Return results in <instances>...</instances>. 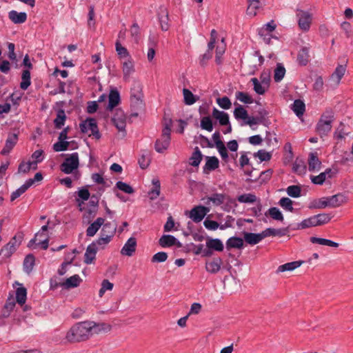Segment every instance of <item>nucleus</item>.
Masks as SVG:
<instances>
[{"instance_id":"nucleus-1","label":"nucleus","mask_w":353,"mask_h":353,"mask_svg":"<svg viewBox=\"0 0 353 353\" xmlns=\"http://www.w3.org/2000/svg\"><path fill=\"white\" fill-rule=\"evenodd\" d=\"M89 321L74 323L67 332L65 339L70 343L88 341L91 337Z\"/></svg>"},{"instance_id":"nucleus-2","label":"nucleus","mask_w":353,"mask_h":353,"mask_svg":"<svg viewBox=\"0 0 353 353\" xmlns=\"http://www.w3.org/2000/svg\"><path fill=\"white\" fill-rule=\"evenodd\" d=\"M334 119V112L332 110H325L321 116L316 124V130L321 137L327 136L331 131Z\"/></svg>"},{"instance_id":"nucleus-3","label":"nucleus","mask_w":353,"mask_h":353,"mask_svg":"<svg viewBox=\"0 0 353 353\" xmlns=\"http://www.w3.org/2000/svg\"><path fill=\"white\" fill-rule=\"evenodd\" d=\"M170 133H171V121L166 123L162 130L161 137L157 139L154 148L159 153H162L166 150L170 143Z\"/></svg>"},{"instance_id":"nucleus-4","label":"nucleus","mask_w":353,"mask_h":353,"mask_svg":"<svg viewBox=\"0 0 353 353\" xmlns=\"http://www.w3.org/2000/svg\"><path fill=\"white\" fill-rule=\"evenodd\" d=\"M79 165V154L73 152L68 154L63 162L60 165V170L69 174L78 169Z\"/></svg>"},{"instance_id":"nucleus-5","label":"nucleus","mask_w":353,"mask_h":353,"mask_svg":"<svg viewBox=\"0 0 353 353\" xmlns=\"http://www.w3.org/2000/svg\"><path fill=\"white\" fill-rule=\"evenodd\" d=\"M79 128L83 133H88L90 132L89 137L93 136L96 139L101 138V134L99 131L97 121L93 118H89L83 121L79 124Z\"/></svg>"},{"instance_id":"nucleus-6","label":"nucleus","mask_w":353,"mask_h":353,"mask_svg":"<svg viewBox=\"0 0 353 353\" xmlns=\"http://www.w3.org/2000/svg\"><path fill=\"white\" fill-rule=\"evenodd\" d=\"M49 239L46 233L39 231L36 233L34 238L31 239L28 243V248L35 249L37 245H40L43 250L48 248Z\"/></svg>"},{"instance_id":"nucleus-7","label":"nucleus","mask_w":353,"mask_h":353,"mask_svg":"<svg viewBox=\"0 0 353 353\" xmlns=\"http://www.w3.org/2000/svg\"><path fill=\"white\" fill-rule=\"evenodd\" d=\"M298 24L301 30L307 32L310 30L312 23V14L308 12L298 9L296 10Z\"/></svg>"},{"instance_id":"nucleus-8","label":"nucleus","mask_w":353,"mask_h":353,"mask_svg":"<svg viewBox=\"0 0 353 353\" xmlns=\"http://www.w3.org/2000/svg\"><path fill=\"white\" fill-rule=\"evenodd\" d=\"M210 211L208 207L203 205H196L189 212V217L194 222L199 223L205 216Z\"/></svg>"},{"instance_id":"nucleus-9","label":"nucleus","mask_w":353,"mask_h":353,"mask_svg":"<svg viewBox=\"0 0 353 353\" xmlns=\"http://www.w3.org/2000/svg\"><path fill=\"white\" fill-rule=\"evenodd\" d=\"M89 325L90 327L91 336L93 334H99L102 332H108L111 330L112 326L106 323H96L92 321H89Z\"/></svg>"},{"instance_id":"nucleus-10","label":"nucleus","mask_w":353,"mask_h":353,"mask_svg":"<svg viewBox=\"0 0 353 353\" xmlns=\"http://www.w3.org/2000/svg\"><path fill=\"white\" fill-rule=\"evenodd\" d=\"M348 197L343 193H339L331 196H327L328 207L337 208L346 203Z\"/></svg>"},{"instance_id":"nucleus-11","label":"nucleus","mask_w":353,"mask_h":353,"mask_svg":"<svg viewBox=\"0 0 353 353\" xmlns=\"http://www.w3.org/2000/svg\"><path fill=\"white\" fill-rule=\"evenodd\" d=\"M137 247V239L134 237H130L125 243L121 250L123 255L131 256L135 252Z\"/></svg>"},{"instance_id":"nucleus-12","label":"nucleus","mask_w":353,"mask_h":353,"mask_svg":"<svg viewBox=\"0 0 353 353\" xmlns=\"http://www.w3.org/2000/svg\"><path fill=\"white\" fill-rule=\"evenodd\" d=\"M223 261L220 257L214 258L211 261H207L205 263V269L207 272L211 274H216L220 270Z\"/></svg>"},{"instance_id":"nucleus-13","label":"nucleus","mask_w":353,"mask_h":353,"mask_svg":"<svg viewBox=\"0 0 353 353\" xmlns=\"http://www.w3.org/2000/svg\"><path fill=\"white\" fill-rule=\"evenodd\" d=\"M82 279L80 278V276L78 274H74L69 278H68L65 282L60 283V284H56L54 288L57 287L58 285L62 286L65 289H70L73 288L78 287L80 283H81Z\"/></svg>"},{"instance_id":"nucleus-14","label":"nucleus","mask_w":353,"mask_h":353,"mask_svg":"<svg viewBox=\"0 0 353 353\" xmlns=\"http://www.w3.org/2000/svg\"><path fill=\"white\" fill-rule=\"evenodd\" d=\"M105 219L101 217L97 218L93 223H92L86 230V236L88 237L94 236L99 228L103 225Z\"/></svg>"},{"instance_id":"nucleus-15","label":"nucleus","mask_w":353,"mask_h":353,"mask_svg":"<svg viewBox=\"0 0 353 353\" xmlns=\"http://www.w3.org/2000/svg\"><path fill=\"white\" fill-rule=\"evenodd\" d=\"M18 140V137L17 134H10L6 139L5 146L1 151V154L2 155H6L12 150L14 146L16 145Z\"/></svg>"},{"instance_id":"nucleus-16","label":"nucleus","mask_w":353,"mask_h":353,"mask_svg":"<svg viewBox=\"0 0 353 353\" xmlns=\"http://www.w3.org/2000/svg\"><path fill=\"white\" fill-rule=\"evenodd\" d=\"M97 252V247L96 246V243H92L89 245L86 249L85 255H84V262L86 264H90L95 259L96 254Z\"/></svg>"},{"instance_id":"nucleus-17","label":"nucleus","mask_w":353,"mask_h":353,"mask_svg":"<svg viewBox=\"0 0 353 353\" xmlns=\"http://www.w3.org/2000/svg\"><path fill=\"white\" fill-rule=\"evenodd\" d=\"M120 103V94L116 89L111 90L108 97V105L107 109L112 110Z\"/></svg>"},{"instance_id":"nucleus-18","label":"nucleus","mask_w":353,"mask_h":353,"mask_svg":"<svg viewBox=\"0 0 353 353\" xmlns=\"http://www.w3.org/2000/svg\"><path fill=\"white\" fill-rule=\"evenodd\" d=\"M212 117L219 121L221 125H225L230 123L228 114L215 108L212 111Z\"/></svg>"},{"instance_id":"nucleus-19","label":"nucleus","mask_w":353,"mask_h":353,"mask_svg":"<svg viewBox=\"0 0 353 353\" xmlns=\"http://www.w3.org/2000/svg\"><path fill=\"white\" fill-rule=\"evenodd\" d=\"M122 71L124 81H129L130 75L134 72V64L130 57L128 61L123 62Z\"/></svg>"},{"instance_id":"nucleus-20","label":"nucleus","mask_w":353,"mask_h":353,"mask_svg":"<svg viewBox=\"0 0 353 353\" xmlns=\"http://www.w3.org/2000/svg\"><path fill=\"white\" fill-rule=\"evenodd\" d=\"M177 243L179 246H180L181 244L177 241V239L174 236L169 234L163 235L159 241V245L163 248L171 247L176 245Z\"/></svg>"},{"instance_id":"nucleus-21","label":"nucleus","mask_w":353,"mask_h":353,"mask_svg":"<svg viewBox=\"0 0 353 353\" xmlns=\"http://www.w3.org/2000/svg\"><path fill=\"white\" fill-rule=\"evenodd\" d=\"M8 17L14 23H23L27 19V14L26 12H18L15 10H11L8 13Z\"/></svg>"},{"instance_id":"nucleus-22","label":"nucleus","mask_w":353,"mask_h":353,"mask_svg":"<svg viewBox=\"0 0 353 353\" xmlns=\"http://www.w3.org/2000/svg\"><path fill=\"white\" fill-rule=\"evenodd\" d=\"M297 61L301 65H306L310 61L309 48L303 47L297 55Z\"/></svg>"},{"instance_id":"nucleus-23","label":"nucleus","mask_w":353,"mask_h":353,"mask_svg":"<svg viewBox=\"0 0 353 353\" xmlns=\"http://www.w3.org/2000/svg\"><path fill=\"white\" fill-rule=\"evenodd\" d=\"M345 71V65H339L331 75V80L334 81L336 85H339L342 77L344 76Z\"/></svg>"},{"instance_id":"nucleus-24","label":"nucleus","mask_w":353,"mask_h":353,"mask_svg":"<svg viewBox=\"0 0 353 353\" xmlns=\"http://www.w3.org/2000/svg\"><path fill=\"white\" fill-rule=\"evenodd\" d=\"M117 230V225L110 222L104 223L101 232V234L112 239Z\"/></svg>"},{"instance_id":"nucleus-25","label":"nucleus","mask_w":353,"mask_h":353,"mask_svg":"<svg viewBox=\"0 0 353 353\" xmlns=\"http://www.w3.org/2000/svg\"><path fill=\"white\" fill-rule=\"evenodd\" d=\"M327 207H328L327 196L314 199L310 203L308 206L310 209H324Z\"/></svg>"},{"instance_id":"nucleus-26","label":"nucleus","mask_w":353,"mask_h":353,"mask_svg":"<svg viewBox=\"0 0 353 353\" xmlns=\"http://www.w3.org/2000/svg\"><path fill=\"white\" fill-rule=\"evenodd\" d=\"M292 110L296 115L300 118L303 115L305 111V105L302 100L296 99L292 104Z\"/></svg>"},{"instance_id":"nucleus-27","label":"nucleus","mask_w":353,"mask_h":353,"mask_svg":"<svg viewBox=\"0 0 353 353\" xmlns=\"http://www.w3.org/2000/svg\"><path fill=\"white\" fill-rule=\"evenodd\" d=\"M321 162L319 161L317 154L311 152L308 158V169L310 171L319 170L321 167Z\"/></svg>"},{"instance_id":"nucleus-28","label":"nucleus","mask_w":353,"mask_h":353,"mask_svg":"<svg viewBox=\"0 0 353 353\" xmlns=\"http://www.w3.org/2000/svg\"><path fill=\"white\" fill-rule=\"evenodd\" d=\"M35 265V257L33 254H28L23 261V270L27 274H30Z\"/></svg>"},{"instance_id":"nucleus-29","label":"nucleus","mask_w":353,"mask_h":353,"mask_svg":"<svg viewBox=\"0 0 353 353\" xmlns=\"http://www.w3.org/2000/svg\"><path fill=\"white\" fill-rule=\"evenodd\" d=\"M276 26L274 21L272 20L265 24V26L259 30V34L263 39H266V37L268 36V34L272 33L276 29Z\"/></svg>"},{"instance_id":"nucleus-30","label":"nucleus","mask_w":353,"mask_h":353,"mask_svg":"<svg viewBox=\"0 0 353 353\" xmlns=\"http://www.w3.org/2000/svg\"><path fill=\"white\" fill-rule=\"evenodd\" d=\"M243 234L245 241L250 245H256L262 241L259 233L244 232Z\"/></svg>"},{"instance_id":"nucleus-31","label":"nucleus","mask_w":353,"mask_h":353,"mask_svg":"<svg viewBox=\"0 0 353 353\" xmlns=\"http://www.w3.org/2000/svg\"><path fill=\"white\" fill-rule=\"evenodd\" d=\"M310 241L311 243H315V244L327 245V246L333 247V248L339 247L338 243L332 241L330 239H323V238H319V237H316V236H312V237H310Z\"/></svg>"},{"instance_id":"nucleus-32","label":"nucleus","mask_w":353,"mask_h":353,"mask_svg":"<svg viewBox=\"0 0 353 353\" xmlns=\"http://www.w3.org/2000/svg\"><path fill=\"white\" fill-rule=\"evenodd\" d=\"M219 166V159L216 157H207L206 163L203 168L204 172L214 170Z\"/></svg>"},{"instance_id":"nucleus-33","label":"nucleus","mask_w":353,"mask_h":353,"mask_svg":"<svg viewBox=\"0 0 353 353\" xmlns=\"http://www.w3.org/2000/svg\"><path fill=\"white\" fill-rule=\"evenodd\" d=\"M161 12L159 14L161 28L163 31H167L169 28L168 12L165 8H161Z\"/></svg>"},{"instance_id":"nucleus-34","label":"nucleus","mask_w":353,"mask_h":353,"mask_svg":"<svg viewBox=\"0 0 353 353\" xmlns=\"http://www.w3.org/2000/svg\"><path fill=\"white\" fill-rule=\"evenodd\" d=\"M152 183V185L154 187L148 192V194H149L150 199L151 200H154V199H157V197L160 195L161 183L158 179H153Z\"/></svg>"},{"instance_id":"nucleus-35","label":"nucleus","mask_w":353,"mask_h":353,"mask_svg":"<svg viewBox=\"0 0 353 353\" xmlns=\"http://www.w3.org/2000/svg\"><path fill=\"white\" fill-rule=\"evenodd\" d=\"M318 226L315 215H313L307 219L303 220L298 224L297 229L303 230L312 227Z\"/></svg>"},{"instance_id":"nucleus-36","label":"nucleus","mask_w":353,"mask_h":353,"mask_svg":"<svg viewBox=\"0 0 353 353\" xmlns=\"http://www.w3.org/2000/svg\"><path fill=\"white\" fill-rule=\"evenodd\" d=\"M206 246L212 250L218 252L223 251L224 248L222 241L218 239H208L206 242Z\"/></svg>"},{"instance_id":"nucleus-37","label":"nucleus","mask_w":353,"mask_h":353,"mask_svg":"<svg viewBox=\"0 0 353 353\" xmlns=\"http://www.w3.org/2000/svg\"><path fill=\"white\" fill-rule=\"evenodd\" d=\"M243 246V240L240 237L232 236L228 239L226 242L227 249L238 248L241 249Z\"/></svg>"},{"instance_id":"nucleus-38","label":"nucleus","mask_w":353,"mask_h":353,"mask_svg":"<svg viewBox=\"0 0 353 353\" xmlns=\"http://www.w3.org/2000/svg\"><path fill=\"white\" fill-rule=\"evenodd\" d=\"M30 72L29 70H23L22 75H21V82L20 83V88L26 90L28 89V88L31 84L30 81Z\"/></svg>"},{"instance_id":"nucleus-39","label":"nucleus","mask_w":353,"mask_h":353,"mask_svg":"<svg viewBox=\"0 0 353 353\" xmlns=\"http://www.w3.org/2000/svg\"><path fill=\"white\" fill-rule=\"evenodd\" d=\"M66 116L63 110H59L57 112V117L54 120V126L57 129H61L65 121Z\"/></svg>"},{"instance_id":"nucleus-40","label":"nucleus","mask_w":353,"mask_h":353,"mask_svg":"<svg viewBox=\"0 0 353 353\" xmlns=\"http://www.w3.org/2000/svg\"><path fill=\"white\" fill-rule=\"evenodd\" d=\"M27 290L24 287H19L16 290V301L20 305H23L26 301Z\"/></svg>"},{"instance_id":"nucleus-41","label":"nucleus","mask_w":353,"mask_h":353,"mask_svg":"<svg viewBox=\"0 0 353 353\" xmlns=\"http://www.w3.org/2000/svg\"><path fill=\"white\" fill-rule=\"evenodd\" d=\"M302 262L296 261L290 263H285L279 266L278 272L292 271L299 268L301 265Z\"/></svg>"},{"instance_id":"nucleus-42","label":"nucleus","mask_w":353,"mask_h":353,"mask_svg":"<svg viewBox=\"0 0 353 353\" xmlns=\"http://www.w3.org/2000/svg\"><path fill=\"white\" fill-rule=\"evenodd\" d=\"M285 68L281 63H278L274 70V80L275 82H280L284 77Z\"/></svg>"},{"instance_id":"nucleus-43","label":"nucleus","mask_w":353,"mask_h":353,"mask_svg":"<svg viewBox=\"0 0 353 353\" xmlns=\"http://www.w3.org/2000/svg\"><path fill=\"white\" fill-rule=\"evenodd\" d=\"M202 160V154L199 148L196 147L190 159V164L194 167H196L199 165Z\"/></svg>"},{"instance_id":"nucleus-44","label":"nucleus","mask_w":353,"mask_h":353,"mask_svg":"<svg viewBox=\"0 0 353 353\" xmlns=\"http://www.w3.org/2000/svg\"><path fill=\"white\" fill-rule=\"evenodd\" d=\"M269 215L271 218L274 220L283 221L284 218L281 211L276 207L270 208L267 212L265 216Z\"/></svg>"},{"instance_id":"nucleus-45","label":"nucleus","mask_w":353,"mask_h":353,"mask_svg":"<svg viewBox=\"0 0 353 353\" xmlns=\"http://www.w3.org/2000/svg\"><path fill=\"white\" fill-rule=\"evenodd\" d=\"M250 3L247 8V14L254 17L261 8V1H249Z\"/></svg>"},{"instance_id":"nucleus-46","label":"nucleus","mask_w":353,"mask_h":353,"mask_svg":"<svg viewBox=\"0 0 353 353\" xmlns=\"http://www.w3.org/2000/svg\"><path fill=\"white\" fill-rule=\"evenodd\" d=\"M315 216L318 226L329 223L333 217L330 213H321L316 214Z\"/></svg>"},{"instance_id":"nucleus-47","label":"nucleus","mask_w":353,"mask_h":353,"mask_svg":"<svg viewBox=\"0 0 353 353\" xmlns=\"http://www.w3.org/2000/svg\"><path fill=\"white\" fill-rule=\"evenodd\" d=\"M208 199L210 201L212 202L213 204L219 206L224 203L225 200V196L223 194L214 193Z\"/></svg>"},{"instance_id":"nucleus-48","label":"nucleus","mask_w":353,"mask_h":353,"mask_svg":"<svg viewBox=\"0 0 353 353\" xmlns=\"http://www.w3.org/2000/svg\"><path fill=\"white\" fill-rule=\"evenodd\" d=\"M130 34L134 41L138 43L141 39V30L137 23H134L130 27Z\"/></svg>"},{"instance_id":"nucleus-49","label":"nucleus","mask_w":353,"mask_h":353,"mask_svg":"<svg viewBox=\"0 0 353 353\" xmlns=\"http://www.w3.org/2000/svg\"><path fill=\"white\" fill-rule=\"evenodd\" d=\"M234 116L237 120H245L248 118V113L243 106L239 105V107L236 108L234 110Z\"/></svg>"},{"instance_id":"nucleus-50","label":"nucleus","mask_w":353,"mask_h":353,"mask_svg":"<svg viewBox=\"0 0 353 353\" xmlns=\"http://www.w3.org/2000/svg\"><path fill=\"white\" fill-rule=\"evenodd\" d=\"M183 94L184 97V103L186 105H190L196 102V100L195 96L188 89L184 88L183 90Z\"/></svg>"},{"instance_id":"nucleus-51","label":"nucleus","mask_w":353,"mask_h":353,"mask_svg":"<svg viewBox=\"0 0 353 353\" xmlns=\"http://www.w3.org/2000/svg\"><path fill=\"white\" fill-rule=\"evenodd\" d=\"M236 99L246 104H250L253 103L252 97L248 93L244 92H236Z\"/></svg>"},{"instance_id":"nucleus-52","label":"nucleus","mask_w":353,"mask_h":353,"mask_svg":"<svg viewBox=\"0 0 353 353\" xmlns=\"http://www.w3.org/2000/svg\"><path fill=\"white\" fill-rule=\"evenodd\" d=\"M115 48L116 51L119 57V58H126V57H130L129 52L128 51L127 48L122 46L120 41L117 40L115 43Z\"/></svg>"},{"instance_id":"nucleus-53","label":"nucleus","mask_w":353,"mask_h":353,"mask_svg":"<svg viewBox=\"0 0 353 353\" xmlns=\"http://www.w3.org/2000/svg\"><path fill=\"white\" fill-rule=\"evenodd\" d=\"M17 250V249L14 248V246L11 245L9 243H8L5 246H3L1 251L0 254L4 257V258H9L10 257L12 254Z\"/></svg>"},{"instance_id":"nucleus-54","label":"nucleus","mask_w":353,"mask_h":353,"mask_svg":"<svg viewBox=\"0 0 353 353\" xmlns=\"http://www.w3.org/2000/svg\"><path fill=\"white\" fill-rule=\"evenodd\" d=\"M292 201L288 197H283L280 199L279 204L285 210L289 212H294V208L292 206Z\"/></svg>"},{"instance_id":"nucleus-55","label":"nucleus","mask_w":353,"mask_h":353,"mask_svg":"<svg viewBox=\"0 0 353 353\" xmlns=\"http://www.w3.org/2000/svg\"><path fill=\"white\" fill-rule=\"evenodd\" d=\"M240 203H253L256 201V196L253 194H243L238 196Z\"/></svg>"},{"instance_id":"nucleus-56","label":"nucleus","mask_w":353,"mask_h":353,"mask_svg":"<svg viewBox=\"0 0 353 353\" xmlns=\"http://www.w3.org/2000/svg\"><path fill=\"white\" fill-rule=\"evenodd\" d=\"M287 194L294 198H298L301 196V188L299 185H290L288 187L287 190Z\"/></svg>"},{"instance_id":"nucleus-57","label":"nucleus","mask_w":353,"mask_h":353,"mask_svg":"<svg viewBox=\"0 0 353 353\" xmlns=\"http://www.w3.org/2000/svg\"><path fill=\"white\" fill-rule=\"evenodd\" d=\"M201 128L208 132H212L213 130V124L212 119L210 117H204L201 120Z\"/></svg>"},{"instance_id":"nucleus-58","label":"nucleus","mask_w":353,"mask_h":353,"mask_svg":"<svg viewBox=\"0 0 353 353\" xmlns=\"http://www.w3.org/2000/svg\"><path fill=\"white\" fill-rule=\"evenodd\" d=\"M250 81L254 85V90L256 93L258 94H263L265 92V87L262 85L256 78H252Z\"/></svg>"},{"instance_id":"nucleus-59","label":"nucleus","mask_w":353,"mask_h":353,"mask_svg":"<svg viewBox=\"0 0 353 353\" xmlns=\"http://www.w3.org/2000/svg\"><path fill=\"white\" fill-rule=\"evenodd\" d=\"M43 151L42 150H37L34 151L32 154V158L34 159V161H32V163H34V170L37 168V163L43 161Z\"/></svg>"},{"instance_id":"nucleus-60","label":"nucleus","mask_w":353,"mask_h":353,"mask_svg":"<svg viewBox=\"0 0 353 353\" xmlns=\"http://www.w3.org/2000/svg\"><path fill=\"white\" fill-rule=\"evenodd\" d=\"M23 239V234L22 232H18L8 242L11 245L14 246L17 249L21 243Z\"/></svg>"},{"instance_id":"nucleus-61","label":"nucleus","mask_w":353,"mask_h":353,"mask_svg":"<svg viewBox=\"0 0 353 353\" xmlns=\"http://www.w3.org/2000/svg\"><path fill=\"white\" fill-rule=\"evenodd\" d=\"M28 185L26 183H24L23 185H22L19 188H18L17 190L13 192L10 196V200L12 201H14L16 199L19 197L22 194H23L28 189Z\"/></svg>"},{"instance_id":"nucleus-62","label":"nucleus","mask_w":353,"mask_h":353,"mask_svg":"<svg viewBox=\"0 0 353 353\" xmlns=\"http://www.w3.org/2000/svg\"><path fill=\"white\" fill-rule=\"evenodd\" d=\"M216 103L223 109L228 110L231 108L232 103L228 97H223L222 98H218Z\"/></svg>"},{"instance_id":"nucleus-63","label":"nucleus","mask_w":353,"mask_h":353,"mask_svg":"<svg viewBox=\"0 0 353 353\" xmlns=\"http://www.w3.org/2000/svg\"><path fill=\"white\" fill-rule=\"evenodd\" d=\"M116 187L127 194H132L134 192V189L130 185L122 181H118L116 183Z\"/></svg>"},{"instance_id":"nucleus-64","label":"nucleus","mask_w":353,"mask_h":353,"mask_svg":"<svg viewBox=\"0 0 353 353\" xmlns=\"http://www.w3.org/2000/svg\"><path fill=\"white\" fill-rule=\"evenodd\" d=\"M69 146V142L65 141H60L53 145V150L55 152H61L67 150Z\"/></svg>"}]
</instances>
